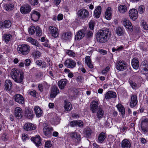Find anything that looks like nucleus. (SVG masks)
<instances>
[{
	"label": "nucleus",
	"instance_id": "1",
	"mask_svg": "<svg viewBox=\"0 0 148 148\" xmlns=\"http://www.w3.org/2000/svg\"><path fill=\"white\" fill-rule=\"evenodd\" d=\"M108 33L109 29L106 28L99 30L96 35L97 41L101 43L106 42L108 36Z\"/></svg>",
	"mask_w": 148,
	"mask_h": 148
},
{
	"label": "nucleus",
	"instance_id": "2",
	"mask_svg": "<svg viewBox=\"0 0 148 148\" xmlns=\"http://www.w3.org/2000/svg\"><path fill=\"white\" fill-rule=\"evenodd\" d=\"M23 73L19 70L14 68L12 69L11 75L12 79L17 83H21L24 78Z\"/></svg>",
	"mask_w": 148,
	"mask_h": 148
},
{
	"label": "nucleus",
	"instance_id": "3",
	"mask_svg": "<svg viewBox=\"0 0 148 148\" xmlns=\"http://www.w3.org/2000/svg\"><path fill=\"white\" fill-rule=\"evenodd\" d=\"M30 49V47L29 45L26 44H23L19 45L17 49L18 53L23 55H27L29 53Z\"/></svg>",
	"mask_w": 148,
	"mask_h": 148
},
{
	"label": "nucleus",
	"instance_id": "4",
	"mask_svg": "<svg viewBox=\"0 0 148 148\" xmlns=\"http://www.w3.org/2000/svg\"><path fill=\"white\" fill-rule=\"evenodd\" d=\"M140 127L143 132L146 133L148 132V119L143 118L141 121Z\"/></svg>",
	"mask_w": 148,
	"mask_h": 148
},
{
	"label": "nucleus",
	"instance_id": "5",
	"mask_svg": "<svg viewBox=\"0 0 148 148\" xmlns=\"http://www.w3.org/2000/svg\"><path fill=\"white\" fill-rule=\"evenodd\" d=\"M53 130L52 127L49 125L47 123H45L44 124L43 132L44 134L46 136H50Z\"/></svg>",
	"mask_w": 148,
	"mask_h": 148
},
{
	"label": "nucleus",
	"instance_id": "6",
	"mask_svg": "<svg viewBox=\"0 0 148 148\" xmlns=\"http://www.w3.org/2000/svg\"><path fill=\"white\" fill-rule=\"evenodd\" d=\"M78 16L80 18H85L88 17L89 15L88 11L86 9H81L77 13Z\"/></svg>",
	"mask_w": 148,
	"mask_h": 148
},
{
	"label": "nucleus",
	"instance_id": "7",
	"mask_svg": "<svg viewBox=\"0 0 148 148\" xmlns=\"http://www.w3.org/2000/svg\"><path fill=\"white\" fill-rule=\"evenodd\" d=\"M129 16L132 20L135 21L138 18V12L135 9L132 8L130 10L129 12Z\"/></svg>",
	"mask_w": 148,
	"mask_h": 148
},
{
	"label": "nucleus",
	"instance_id": "8",
	"mask_svg": "<svg viewBox=\"0 0 148 148\" xmlns=\"http://www.w3.org/2000/svg\"><path fill=\"white\" fill-rule=\"evenodd\" d=\"M116 69L120 71H123L126 69L125 63L123 61H119L116 64Z\"/></svg>",
	"mask_w": 148,
	"mask_h": 148
},
{
	"label": "nucleus",
	"instance_id": "9",
	"mask_svg": "<svg viewBox=\"0 0 148 148\" xmlns=\"http://www.w3.org/2000/svg\"><path fill=\"white\" fill-rule=\"evenodd\" d=\"M64 65L67 68H73L76 65L75 62L72 59L69 58L66 60L64 62Z\"/></svg>",
	"mask_w": 148,
	"mask_h": 148
},
{
	"label": "nucleus",
	"instance_id": "10",
	"mask_svg": "<svg viewBox=\"0 0 148 148\" xmlns=\"http://www.w3.org/2000/svg\"><path fill=\"white\" fill-rule=\"evenodd\" d=\"M49 31L51 36L54 38H56L59 35L58 30L56 27L50 26L49 27Z\"/></svg>",
	"mask_w": 148,
	"mask_h": 148
},
{
	"label": "nucleus",
	"instance_id": "11",
	"mask_svg": "<svg viewBox=\"0 0 148 148\" xmlns=\"http://www.w3.org/2000/svg\"><path fill=\"white\" fill-rule=\"evenodd\" d=\"M98 102L97 101H93L90 103V110L93 113L96 112V110L98 108Z\"/></svg>",
	"mask_w": 148,
	"mask_h": 148
},
{
	"label": "nucleus",
	"instance_id": "12",
	"mask_svg": "<svg viewBox=\"0 0 148 148\" xmlns=\"http://www.w3.org/2000/svg\"><path fill=\"white\" fill-rule=\"evenodd\" d=\"M123 24L125 27L128 30H132L133 29V27L131 22L128 20L124 18L123 20Z\"/></svg>",
	"mask_w": 148,
	"mask_h": 148
},
{
	"label": "nucleus",
	"instance_id": "13",
	"mask_svg": "<svg viewBox=\"0 0 148 148\" xmlns=\"http://www.w3.org/2000/svg\"><path fill=\"white\" fill-rule=\"evenodd\" d=\"M31 18L34 21L36 22L38 20L40 16V14L39 12L33 10L31 13Z\"/></svg>",
	"mask_w": 148,
	"mask_h": 148
},
{
	"label": "nucleus",
	"instance_id": "14",
	"mask_svg": "<svg viewBox=\"0 0 148 148\" xmlns=\"http://www.w3.org/2000/svg\"><path fill=\"white\" fill-rule=\"evenodd\" d=\"M86 33V31L84 29H81L78 31L75 36L76 40H79L83 38Z\"/></svg>",
	"mask_w": 148,
	"mask_h": 148
},
{
	"label": "nucleus",
	"instance_id": "15",
	"mask_svg": "<svg viewBox=\"0 0 148 148\" xmlns=\"http://www.w3.org/2000/svg\"><path fill=\"white\" fill-rule=\"evenodd\" d=\"M14 114L15 116L18 119H21L23 116L22 109L19 107H17L15 108Z\"/></svg>",
	"mask_w": 148,
	"mask_h": 148
},
{
	"label": "nucleus",
	"instance_id": "16",
	"mask_svg": "<svg viewBox=\"0 0 148 148\" xmlns=\"http://www.w3.org/2000/svg\"><path fill=\"white\" fill-rule=\"evenodd\" d=\"M31 7L28 5L22 6L20 10L23 14H27L29 13L31 11Z\"/></svg>",
	"mask_w": 148,
	"mask_h": 148
},
{
	"label": "nucleus",
	"instance_id": "17",
	"mask_svg": "<svg viewBox=\"0 0 148 148\" xmlns=\"http://www.w3.org/2000/svg\"><path fill=\"white\" fill-rule=\"evenodd\" d=\"M39 90L40 91H42L44 90H47L49 87V85L46 82H43L39 84L38 85Z\"/></svg>",
	"mask_w": 148,
	"mask_h": 148
},
{
	"label": "nucleus",
	"instance_id": "18",
	"mask_svg": "<svg viewBox=\"0 0 148 148\" xmlns=\"http://www.w3.org/2000/svg\"><path fill=\"white\" fill-rule=\"evenodd\" d=\"M15 101L19 103L23 104L24 102V99L23 96L19 94L15 95L14 96Z\"/></svg>",
	"mask_w": 148,
	"mask_h": 148
},
{
	"label": "nucleus",
	"instance_id": "19",
	"mask_svg": "<svg viewBox=\"0 0 148 148\" xmlns=\"http://www.w3.org/2000/svg\"><path fill=\"white\" fill-rule=\"evenodd\" d=\"M72 34L70 32H67L63 33L62 36V39L64 40L69 41L71 38Z\"/></svg>",
	"mask_w": 148,
	"mask_h": 148
},
{
	"label": "nucleus",
	"instance_id": "20",
	"mask_svg": "<svg viewBox=\"0 0 148 148\" xmlns=\"http://www.w3.org/2000/svg\"><path fill=\"white\" fill-rule=\"evenodd\" d=\"M112 9L110 7L108 8L105 13V18L108 20H110L112 18Z\"/></svg>",
	"mask_w": 148,
	"mask_h": 148
},
{
	"label": "nucleus",
	"instance_id": "21",
	"mask_svg": "<svg viewBox=\"0 0 148 148\" xmlns=\"http://www.w3.org/2000/svg\"><path fill=\"white\" fill-rule=\"evenodd\" d=\"M31 140L37 147L40 146L41 145L40 137L39 135L35 137H32L31 138Z\"/></svg>",
	"mask_w": 148,
	"mask_h": 148
},
{
	"label": "nucleus",
	"instance_id": "22",
	"mask_svg": "<svg viewBox=\"0 0 148 148\" xmlns=\"http://www.w3.org/2000/svg\"><path fill=\"white\" fill-rule=\"evenodd\" d=\"M59 91L58 88L56 86H53L51 89L50 97L54 98L56 95L59 93Z\"/></svg>",
	"mask_w": 148,
	"mask_h": 148
},
{
	"label": "nucleus",
	"instance_id": "23",
	"mask_svg": "<svg viewBox=\"0 0 148 148\" xmlns=\"http://www.w3.org/2000/svg\"><path fill=\"white\" fill-rule=\"evenodd\" d=\"M24 128L26 131L34 130L36 127L35 125L31 123H27L25 124Z\"/></svg>",
	"mask_w": 148,
	"mask_h": 148
},
{
	"label": "nucleus",
	"instance_id": "24",
	"mask_svg": "<svg viewBox=\"0 0 148 148\" xmlns=\"http://www.w3.org/2000/svg\"><path fill=\"white\" fill-rule=\"evenodd\" d=\"M69 125L71 127H74L77 125L82 127L83 125V124L82 122L80 120L73 121L69 122Z\"/></svg>",
	"mask_w": 148,
	"mask_h": 148
},
{
	"label": "nucleus",
	"instance_id": "25",
	"mask_svg": "<svg viewBox=\"0 0 148 148\" xmlns=\"http://www.w3.org/2000/svg\"><path fill=\"white\" fill-rule=\"evenodd\" d=\"M96 112L97 116L99 119H100L103 117L104 112L102 108L100 107H99Z\"/></svg>",
	"mask_w": 148,
	"mask_h": 148
},
{
	"label": "nucleus",
	"instance_id": "26",
	"mask_svg": "<svg viewBox=\"0 0 148 148\" xmlns=\"http://www.w3.org/2000/svg\"><path fill=\"white\" fill-rule=\"evenodd\" d=\"M34 110L36 116L40 117L42 115L43 112L41 108L38 106H35Z\"/></svg>",
	"mask_w": 148,
	"mask_h": 148
},
{
	"label": "nucleus",
	"instance_id": "27",
	"mask_svg": "<svg viewBox=\"0 0 148 148\" xmlns=\"http://www.w3.org/2000/svg\"><path fill=\"white\" fill-rule=\"evenodd\" d=\"M138 102L137 97L135 95H133L131 97V101L130 102V106L134 107L137 104Z\"/></svg>",
	"mask_w": 148,
	"mask_h": 148
},
{
	"label": "nucleus",
	"instance_id": "28",
	"mask_svg": "<svg viewBox=\"0 0 148 148\" xmlns=\"http://www.w3.org/2000/svg\"><path fill=\"white\" fill-rule=\"evenodd\" d=\"M116 97V93L111 91L107 92L105 95V97L106 99H110L112 98H115Z\"/></svg>",
	"mask_w": 148,
	"mask_h": 148
},
{
	"label": "nucleus",
	"instance_id": "29",
	"mask_svg": "<svg viewBox=\"0 0 148 148\" xmlns=\"http://www.w3.org/2000/svg\"><path fill=\"white\" fill-rule=\"evenodd\" d=\"M133 68L135 69H137L139 67V62L137 58H134L131 62Z\"/></svg>",
	"mask_w": 148,
	"mask_h": 148
},
{
	"label": "nucleus",
	"instance_id": "30",
	"mask_svg": "<svg viewBox=\"0 0 148 148\" xmlns=\"http://www.w3.org/2000/svg\"><path fill=\"white\" fill-rule=\"evenodd\" d=\"M101 6H98L95 8L94 11V15L97 18H99L101 13Z\"/></svg>",
	"mask_w": 148,
	"mask_h": 148
},
{
	"label": "nucleus",
	"instance_id": "31",
	"mask_svg": "<svg viewBox=\"0 0 148 148\" xmlns=\"http://www.w3.org/2000/svg\"><path fill=\"white\" fill-rule=\"evenodd\" d=\"M131 144L130 142L127 139L123 140L121 143V147L123 148H130Z\"/></svg>",
	"mask_w": 148,
	"mask_h": 148
},
{
	"label": "nucleus",
	"instance_id": "32",
	"mask_svg": "<svg viewBox=\"0 0 148 148\" xmlns=\"http://www.w3.org/2000/svg\"><path fill=\"white\" fill-rule=\"evenodd\" d=\"M64 108L66 111H70L72 108L71 103L65 100L64 102Z\"/></svg>",
	"mask_w": 148,
	"mask_h": 148
},
{
	"label": "nucleus",
	"instance_id": "33",
	"mask_svg": "<svg viewBox=\"0 0 148 148\" xmlns=\"http://www.w3.org/2000/svg\"><path fill=\"white\" fill-rule=\"evenodd\" d=\"M67 80L66 79H63L59 81L58 85L60 88L61 89H63L67 83Z\"/></svg>",
	"mask_w": 148,
	"mask_h": 148
},
{
	"label": "nucleus",
	"instance_id": "34",
	"mask_svg": "<svg viewBox=\"0 0 148 148\" xmlns=\"http://www.w3.org/2000/svg\"><path fill=\"white\" fill-rule=\"evenodd\" d=\"M4 8L6 11H10L14 9V5L13 3L6 4L4 5Z\"/></svg>",
	"mask_w": 148,
	"mask_h": 148
},
{
	"label": "nucleus",
	"instance_id": "35",
	"mask_svg": "<svg viewBox=\"0 0 148 148\" xmlns=\"http://www.w3.org/2000/svg\"><path fill=\"white\" fill-rule=\"evenodd\" d=\"M27 40V41L30 43L32 45L37 47L39 46V44L36 40L31 37L28 38Z\"/></svg>",
	"mask_w": 148,
	"mask_h": 148
},
{
	"label": "nucleus",
	"instance_id": "36",
	"mask_svg": "<svg viewBox=\"0 0 148 148\" xmlns=\"http://www.w3.org/2000/svg\"><path fill=\"white\" fill-rule=\"evenodd\" d=\"M116 33L119 36H124L125 34L124 29L121 27H118L116 29Z\"/></svg>",
	"mask_w": 148,
	"mask_h": 148
},
{
	"label": "nucleus",
	"instance_id": "37",
	"mask_svg": "<svg viewBox=\"0 0 148 148\" xmlns=\"http://www.w3.org/2000/svg\"><path fill=\"white\" fill-rule=\"evenodd\" d=\"M5 86L6 90H10L12 86V84L11 81L9 80H6L5 82Z\"/></svg>",
	"mask_w": 148,
	"mask_h": 148
},
{
	"label": "nucleus",
	"instance_id": "38",
	"mask_svg": "<svg viewBox=\"0 0 148 148\" xmlns=\"http://www.w3.org/2000/svg\"><path fill=\"white\" fill-rule=\"evenodd\" d=\"M106 138L105 134L103 132L101 133L99 135L98 139V142L99 143H101Z\"/></svg>",
	"mask_w": 148,
	"mask_h": 148
},
{
	"label": "nucleus",
	"instance_id": "39",
	"mask_svg": "<svg viewBox=\"0 0 148 148\" xmlns=\"http://www.w3.org/2000/svg\"><path fill=\"white\" fill-rule=\"evenodd\" d=\"M85 62L90 68H92L93 67L90 56H87L85 57Z\"/></svg>",
	"mask_w": 148,
	"mask_h": 148
},
{
	"label": "nucleus",
	"instance_id": "40",
	"mask_svg": "<svg viewBox=\"0 0 148 148\" xmlns=\"http://www.w3.org/2000/svg\"><path fill=\"white\" fill-rule=\"evenodd\" d=\"M35 63L36 65L40 66L42 68H44L47 67V65L46 63L45 62L42 61L40 60H37Z\"/></svg>",
	"mask_w": 148,
	"mask_h": 148
},
{
	"label": "nucleus",
	"instance_id": "41",
	"mask_svg": "<svg viewBox=\"0 0 148 148\" xmlns=\"http://www.w3.org/2000/svg\"><path fill=\"white\" fill-rule=\"evenodd\" d=\"M3 37L5 42L7 43L11 40L12 36L10 34H4Z\"/></svg>",
	"mask_w": 148,
	"mask_h": 148
},
{
	"label": "nucleus",
	"instance_id": "42",
	"mask_svg": "<svg viewBox=\"0 0 148 148\" xmlns=\"http://www.w3.org/2000/svg\"><path fill=\"white\" fill-rule=\"evenodd\" d=\"M116 106L121 114L122 115H124L125 114V109L123 106L121 104H119L117 105Z\"/></svg>",
	"mask_w": 148,
	"mask_h": 148
},
{
	"label": "nucleus",
	"instance_id": "43",
	"mask_svg": "<svg viewBox=\"0 0 148 148\" xmlns=\"http://www.w3.org/2000/svg\"><path fill=\"white\" fill-rule=\"evenodd\" d=\"M71 136L73 138H76L78 143H80L81 141L80 135L77 134L76 132H71Z\"/></svg>",
	"mask_w": 148,
	"mask_h": 148
},
{
	"label": "nucleus",
	"instance_id": "44",
	"mask_svg": "<svg viewBox=\"0 0 148 148\" xmlns=\"http://www.w3.org/2000/svg\"><path fill=\"white\" fill-rule=\"evenodd\" d=\"M64 52L66 54L71 57H74L76 56L75 53L71 50H65Z\"/></svg>",
	"mask_w": 148,
	"mask_h": 148
},
{
	"label": "nucleus",
	"instance_id": "45",
	"mask_svg": "<svg viewBox=\"0 0 148 148\" xmlns=\"http://www.w3.org/2000/svg\"><path fill=\"white\" fill-rule=\"evenodd\" d=\"M127 7L124 5H121L118 7V10L122 13H125L127 11Z\"/></svg>",
	"mask_w": 148,
	"mask_h": 148
},
{
	"label": "nucleus",
	"instance_id": "46",
	"mask_svg": "<svg viewBox=\"0 0 148 148\" xmlns=\"http://www.w3.org/2000/svg\"><path fill=\"white\" fill-rule=\"evenodd\" d=\"M25 116L29 119H31L33 117V111L30 110H26L25 112Z\"/></svg>",
	"mask_w": 148,
	"mask_h": 148
},
{
	"label": "nucleus",
	"instance_id": "47",
	"mask_svg": "<svg viewBox=\"0 0 148 148\" xmlns=\"http://www.w3.org/2000/svg\"><path fill=\"white\" fill-rule=\"evenodd\" d=\"M36 27L34 26H31L29 29L28 32L30 34L33 35L36 31Z\"/></svg>",
	"mask_w": 148,
	"mask_h": 148
},
{
	"label": "nucleus",
	"instance_id": "48",
	"mask_svg": "<svg viewBox=\"0 0 148 148\" xmlns=\"http://www.w3.org/2000/svg\"><path fill=\"white\" fill-rule=\"evenodd\" d=\"M30 137L29 136L26 134H23L22 135L21 139L23 142H25L28 140Z\"/></svg>",
	"mask_w": 148,
	"mask_h": 148
},
{
	"label": "nucleus",
	"instance_id": "49",
	"mask_svg": "<svg viewBox=\"0 0 148 148\" xmlns=\"http://www.w3.org/2000/svg\"><path fill=\"white\" fill-rule=\"evenodd\" d=\"M142 64H143L145 67L143 68V70L144 71V74H146L147 73L148 70V67L147 64L146 62L144 61L142 63Z\"/></svg>",
	"mask_w": 148,
	"mask_h": 148
},
{
	"label": "nucleus",
	"instance_id": "50",
	"mask_svg": "<svg viewBox=\"0 0 148 148\" xmlns=\"http://www.w3.org/2000/svg\"><path fill=\"white\" fill-rule=\"evenodd\" d=\"M140 24L143 28L145 30L148 29V25L143 20H141V21Z\"/></svg>",
	"mask_w": 148,
	"mask_h": 148
},
{
	"label": "nucleus",
	"instance_id": "51",
	"mask_svg": "<svg viewBox=\"0 0 148 148\" xmlns=\"http://www.w3.org/2000/svg\"><path fill=\"white\" fill-rule=\"evenodd\" d=\"M11 23L9 20L5 21L4 22V27L5 28H8L10 27Z\"/></svg>",
	"mask_w": 148,
	"mask_h": 148
},
{
	"label": "nucleus",
	"instance_id": "52",
	"mask_svg": "<svg viewBox=\"0 0 148 148\" xmlns=\"http://www.w3.org/2000/svg\"><path fill=\"white\" fill-rule=\"evenodd\" d=\"M32 55L35 58H39L40 56L41 53L39 51H36L33 53Z\"/></svg>",
	"mask_w": 148,
	"mask_h": 148
},
{
	"label": "nucleus",
	"instance_id": "53",
	"mask_svg": "<svg viewBox=\"0 0 148 148\" xmlns=\"http://www.w3.org/2000/svg\"><path fill=\"white\" fill-rule=\"evenodd\" d=\"M95 21H91L89 23L90 28L92 30L94 29Z\"/></svg>",
	"mask_w": 148,
	"mask_h": 148
},
{
	"label": "nucleus",
	"instance_id": "54",
	"mask_svg": "<svg viewBox=\"0 0 148 148\" xmlns=\"http://www.w3.org/2000/svg\"><path fill=\"white\" fill-rule=\"evenodd\" d=\"M129 83L133 89H136L137 88V84L132 81L130 80Z\"/></svg>",
	"mask_w": 148,
	"mask_h": 148
},
{
	"label": "nucleus",
	"instance_id": "55",
	"mask_svg": "<svg viewBox=\"0 0 148 148\" xmlns=\"http://www.w3.org/2000/svg\"><path fill=\"white\" fill-rule=\"evenodd\" d=\"M145 7L143 5H141L140 6L138 9V11L140 14H142L145 11Z\"/></svg>",
	"mask_w": 148,
	"mask_h": 148
},
{
	"label": "nucleus",
	"instance_id": "56",
	"mask_svg": "<svg viewBox=\"0 0 148 148\" xmlns=\"http://www.w3.org/2000/svg\"><path fill=\"white\" fill-rule=\"evenodd\" d=\"M36 34L37 36H40L42 34V31L40 30V28L38 26L36 27Z\"/></svg>",
	"mask_w": 148,
	"mask_h": 148
},
{
	"label": "nucleus",
	"instance_id": "57",
	"mask_svg": "<svg viewBox=\"0 0 148 148\" xmlns=\"http://www.w3.org/2000/svg\"><path fill=\"white\" fill-rule=\"evenodd\" d=\"M45 147L47 148H50L52 146L51 142L50 141H48L46 142L45 144Z\"/></svg>",
	"mask_w": 148,
	"mask_h": 148
},
{
	"label": "nucleus",
	"instance_id": "58",
	"mask_svg": "<svg viewBox=\"0 0 148 148\" xmlns=\"http://www.w3.org/2000/svg\"><path fill=\"white\" fill-rule=\"evenodd\" d=\"M30 3L33 5H36L38 3V0H29Z\"/></svg>",
	"mask_w": 148,
	"mask_h": 148
},
{
	"label": "nucleus",
	"instance_id": "59",
	"mask_svg": "<svg viewBox=\"0 0 148 148\" xmlns=\"http://www.w3.org/2000/svg\"><path fill=\"white\" fill-rule=\"evenodd\" d=\"M91 130L89 128L87 129L85 132V134L87 136L89 137L91 134Z\"/></svg>",
	"mask_w": 148,
	"mask_h": 148
},
{
	"label": "nucleus",
	"instance_id": "60",
	"mask_svg": "<svg viewBox=\"0 0 148 148\" xmlns=\"http://www.w3.org/2000/svg\"><path fill=\"white\" fill-rule=\"evenodd\" d=\"M110 68L109 66H108L106 67L104 70H103L102 71V74H105L107 73L109 71V70Z\"/></svg>",
	"mask_w": 148,
	"mask_h": 148
},
{
	"label": "nucleus",
	"instance_id": "61",
	"mask_svg": "<svg viewBox=\"0 0 148 148\" xmlns=\"http://www.w3.org/2000/svg\"><path fill=\"white\" fill-rule=\"evenodd\" d=\"M98 51L101 54L103 55H105L107 53V51L103 49H99Z\"/></svg>",
	"mask_w": 148,
	"mask_h": 148
},
{
	"label": "nucleus",
	"instance_id": "62",
	"mask_svg": "<svg viewBox=\"0 0 148 148\" xmlns=\"http://www.w3.org/2000/svg\"><path fill=\"white\" fill-rule=\"evenodd\" d=\"M31 62L30 60L29 59H26L25 61V64L26 66H28Z\"/></svg>",
	"mask_w": 148,
	"mask_h": 148
},
{
	"label": "nucleus",
	"instance_id": "63",
	"mask_svg": "<svg viewBox=\"0 0 148 148\" xmlns=\"http://www.w3.org/2000/svg\"><path fill=\"white\" fill-rule=\"evenodd\" d=\"M63 18V15L61 14H59L57 16V20L58 21L62 20Z\"/></svg>",
	"mask_w": 148,
	"mask_h": 148
},
{
	"label": "nucleus",
	"instance_id": "64",
	"mask_svg": "<svg viewBox=\"0 0 148 148\" xmlns=\"http://www.w3.org/2000/svg\"><path fill=\"white\" fill-rule=\"evenodd\" d=\"M116 47L117 50L119 51H121L124 49V47L122 45L118 46Z\"/></svg>",
	"mask_w": 148,
	"mask_h": 148
}]
</instances>
